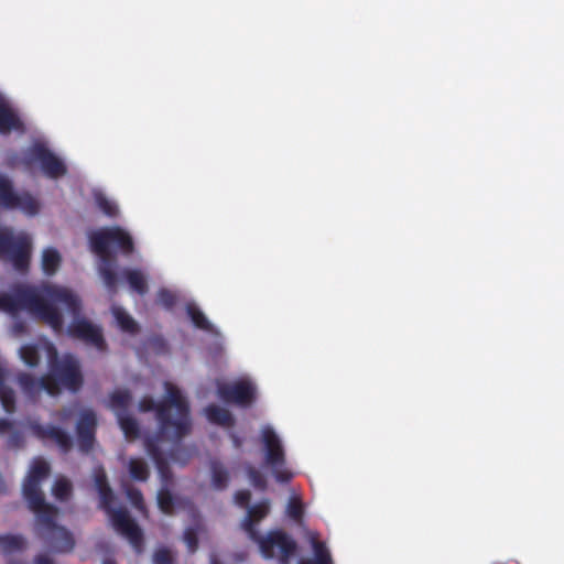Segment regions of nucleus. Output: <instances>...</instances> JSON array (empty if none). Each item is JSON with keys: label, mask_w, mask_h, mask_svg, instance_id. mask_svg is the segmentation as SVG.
<instances>
[{"label": "nucleus", "mask_w": 564, "mask_h": 564, "mask_svg": "<svg viewBox=\"0 0 564 564\" xmlns=\"http://www.w3.org/2000/svg\"><path fill=\"white\" fill-rule=\"evenodd\" d=\"M158 506L165 514H171L174 510V496L171 490L164 486L158 492Z\"/></svg>", "instance_id": "c756f323"}, {"label": "nucleus", "mask_w": 564, "mask_h": 564, "mask_svg": "<svg viewBox=\"0 0 564 564\" xmlns=\"http://www.w3.org/2000/svg\"><path fill=\"white\" fill-rule=\"evenodd\" d=\"M314 558L300 560L299 564H333V560L326 544L317 539H312Z\"/></svg>", "instance_id": "aec40b11"}, {"label": "nucleus", "mask_w": 564, "mask_h": 564, "mask_svg": "<svg viewBox=\"0 0 564 564\" xmlns=\"http://www.w3.org/2000/svg\"><path fill=\"white\" fill-rule=\"evenodd\" d=\"M29 427L37 438L42 441L52 440L64 454L70 452L73 448L72 436L58 426L51 424L42 425L37 422H31Z\"/></svg>", "instance_id": "4468645a"}, {"label": "nucleus", "mask_w": 564, "mask_h": 564, "mask_svg": "<svg viewBox=\"0 0 564 564\" xmlns=\"http://www.w3.org/2000/svg\"><path fill=\"white\" fill-rule=\"evenodd\" d=\"M0 402L8 414L15 411L14 391L4 383V370L0 367Z\"/></svg>", "instance_id": "b1692460"}, {"label": "nucleus", "mask_w": 564, "mask_h": 564, "mask_svg": "<svg viewBox=\"0 0 564 564\" xmlns=\"http://www.w3.org/2000/svg\"><path fill=\"white\" fill-rule=\"evenodd\" d=\"M163 441L164 440L159 438H147L144 444L148 454L153 459L158 468L162 481L165 484V486H167V484L172 481V471L169 465L167 457L159 446V443Z\"/></svg>", "instance_id": "dca6fc26"}, {"label": "nucleus", "mask_w": 564, "mask_h": 564, "mask_svg": "<svg viewBox=\"0 0 564 564\" xmlns=\"http://www.w3.org/2000/svg\"><path fill=\"white\" fill-rule=\"evenodd\" d=\"M173 558L170 550L159 549L154 552L153 563L154 564H172Z\"/></svg>", "instance_id": "a19ab883"}, {"label": "nucleus", "mask_w": 564, "mask_h": 564, "mask_svg": "<svg viewBox=\"0 0 564 564\" xmlns=\"http://www.w3.org/2000/svg\"><path fill=\"white\" fill-rule=\"evenodd\" d=\"M97 416L93 410L80 412L76 423V436L78 448L82 453L88 454L96 442Z\"/></svg>", "instance_id": "f8f14e48"}, {"label": "nucleus", "mask_w": 564, "mask_h": 564, "mask_svg": "<svg viewBox=\"0 0 564 564\" xmlns=\"http://www.w3.org/2000/svg\"><path fill=\"white\" fill-rule=\"evenodd\" d=\"M102 564H117L113 560L107 558Z\"/></svg>", "instance_id": "09e8293b"}, {"label": "nucleus", "mask_w": 564, "mask_h": 564, "mask_svg": "<svg viewBox=\"0 0 564 564\" xmlns=\"http://www.w3.org/2000/svg\"><path fill=\"white\" fill-rule=\"evenodd\" d=\"M235 443H236V446H237V447H238V446H240V442H239V440H238V438H235Z\"/></svg>", "instance_id": "8fccbe9b"}, {"label": "nucleus", "mask_w": 564, "mask_h": 564, "mask_svg": "<svg viewBox=\"0 0 564 564\" xmlns=\"http://www.w3.org/2000/svg\"><path fill=\"white\" fill-rule=\"evenodd\" d=\"M91 251L98 256V272L108 291L116 292L118 275L116 273L117 260L111 248L123 256H130L134 251V242L131 235L119 226L106 227L89 235Z\"/></svg>", "instance_id": "20e7f679"}, {"label": "nucleus", "mask_w": 564, "mask_h": 564, "mask_svg": "<svg viewBox=\"0 0 564 564\" xmlns=\"http://www.w3.org/2000/svg\"><path fill=\"white\" fill-rule=\"evenodd\" d=\"M54 378V382L65 389L77 392L82 389L84 383L83 373L80 371L79 361L72 354H66L58 358L56 349L52 346L50 348V373Z\"/></svg>", "instance_id": "6e6552de"}, {"label": "nucleus", "mask_w": 564, "mask_h": 564, "mask_svg": "<svg viewBox=\"0 0 564 564\" xmlns=\"http://www.w3.org/2000/svg\"><path fill=\"white\" fill-rule=\"evenodd\" d=\"M288 514L295 521H300L303 517V505L299 498L292 497L288 502Z\"/></svg>", "instance_id": "f704fd0d"}, {"label": "nucleus", "mask_w": 564, "mask_h": 564, "mask_svg": "<svg viewBox=\"0 0 564 564\" xmlns=\"http://www.w3.org/2000/svg\"><path fill=\"white\" fill-rule=\"evenodd\" d=\"M186 313L195 327L206 332L214 330L213 325L209 323L205 314L195 304H187Z\"/></svg>", "instance_id": "393cba45"}, {"label": "nucleus", "mask_w": 564, "mask_h": 564, "mask_svg": "<svg viewBox=\"0 0 564 564\" xmlns=\"http://www.w3.org/2000/svg\"><path fill=\"white\" fill-rule=\"evenodd\" d=\"M11 165H21L26 172H32L39 165L42 173L51 180H58L67 174L65 162L43 142L31 144L23 151L21 158L14 154L11 158Z\"/></svg>", "instance_id": "423d86ee"}, {"label": "nucleus", "mask_w": 564, "mask_h": 564, "mask_svg": "<svg viewBox=\"0 0 564 564\" xmlns=\"http://www.w3.org/2000/svg\"><path fill=\"white\" fill-rule=\"evenodd\" d=\"M269 512L270 501L268 499H263L250 506L241 522V528L248 534L249 539L259 545L260 552L264 558H273L275 556L274 549L276 547L280 564H290L291 558L297 551L295 540L283 530H271L265 536H262L257 529V524L262 521Z\"/></svg>", "instance_id": "39448f33"}, {"label": "nucleus", "mask_w": 564, "mask_h": 564, "mask_svg": "<svg viewBox=\"0 0 564 564\" xmlns=\"http://www.w3.org/2000/svg\"><path fill=\"white\" fill-rule=\"evenodd\" d=\"M11 131L24 132L25 127L19 115L0 95V134H9Z\"/></svg>", "instance_id": "f3484780"}, {"label": "nucleus", "mask_w": 564, "mask_h": 564, "mask_svg": "<svg viewBox=\"0 0 564 564\" xmlns=\"http://www.w3.org/2000/svg\"><path fill=\"white\" fill-rule=\"evenodd\" d=\"M112 313L121 330L129 334H134L138 332L137 322L123 308L113 307Z\"/></svg>", "instance_id": "c85d7f7f"}, {"label": "nucleus", "mask_w": 564, "mask_h": 564, "mask_svg": "<svg viewBox=\"0 0 564 564\" xmlns=\"http://www.w3.org/2000/svg\"><path fill=\"white\" fill-rule=\"evenodd\" d=\"M123 276L126 278L131 290H133L138 294L144 295L148 292L147 279L140 270L126 269L123 271Z\"/></svg>", "instance_id": "4be33fe9"}, {"label": "nucleus", "mask_w": 564, "mask_h": 564, "mask_svg": "<svg viewBox=\"0 0 564 564\" xmlns=\"http://www.w3.org/2000/svg\"><path fill=\"white\" fill-rule=\"evenodd\" d=\"M96 203L99 209L108 217H116L118 214L117 205L108 199L105 195H96Z\"/></svg>", "instance_id": "473e14b6"}, {"label": "nucleus", "mask_w": 564, "mask_h": 564, "mask_svg": "<svg viewBox=\"0 0 564 564\" xmlns=\"http://www.w3.org/2000/svg\"><path fill=\"white\" fill-rule=\"evenodd\" d=\"M26 546L25 539L20 534L0 535V547L4 553L22 551Z\"/></svg>", "instance_id": "bb28decb"}, {"label": "nucleus", "mask_w": 564, "mask_h": 564, "mask_svg": "<svg viewBox=\"0 0 564 564\" xmlns=\"http://www.w3.org/2000/svg\"><path fill=\"white\" fill-rule=\"evenodd\" d=\"M53 496L59 501H66L72 495V484L66 478H58L52 489Z\"/></svg>", "instance_id": "7c9ffc66"}, {"label": "nucleus", "mask_w": 564, "mask_h": 564, "mask_svg": "<svg viewBox=\"0 0 564 564\" xmlns=\"http://www.w3.org/2000/svg\"><path fill=\"white\" fill-rule=\"evenodd\" d=\"M128 496L137 508H141L143 506V497L140 490L138 489H130L128 491Z\"/></svg>", "instance_id": "37998d69"}, {"label": "nucleus", "mask_w": 564, "mask_h": 564, "mask_svg": "<svg viewBox=\"0 0 564 564\" xmlns=\"http://www.w3.org/2000/svg\"><path fill=\"white\" fill-rule=\"evenodd\" d=\"M158 300L160 304L166 310H172L176 304L177 297L172 291L167 289H161L158 292Z\"/></svg>", "instance_id": "c9c22d12"}, {"label": "nucleus", "mask_w": 564, "mask_h": 564, "mask_svg": "<svg viewBox=\"0 0 564 564\" xmlns=\"http://www.w3.org/2000/svg\"><path fill=\"white\" fill-rule=\"evenodd\" d=\"M132 397L128 390H116L110 394L109 408L115 412L116 416L128 413Z\"/></svg>", "instance_id": "6ab92c4d"}, {"label": "nucleus", "mask_w": 564, "mask_h": 564, "mask_svg": "<svg viewBox=\"0 0 564 564\" xmlns=\"http://www.w3.org/2000/svg\"><path fill=\"white\" fill-rule=\"evenodd\" d=\"M21 359L29 367H36L40 362V354L34 345H24L20 348Z\"/></svg>", "instance_id": "2f4dec72"}, {"label": "nucleus", "mask_w": 564, "mask_h": 564, "mask_svg": "<svg viewBox=\"0 0 564 564\" xmlns=\"http://www.w3.org/2000/svg\"><path fill=\"white\" fill-rule=\"evenodd\" d=\"M7 445L10 448H21L24 445V436L20 431H12L7 440Z\"/></svg>", "instance_id": "ea45409f"}, {"label": "nucleus", "mask_w": 564, "mask_h": 564, "mask_svg": "<svg viewBox=\"0 0 564 564\" xmlns=\"http://www.w3.org/2000/svg\"><path fill=\"white\" fill-rule=\"evenodd\" d=\"M62 257L54 248H46L42 253V270L51 276L55 274L61 265Z\"/></svg>", "instance_id": "5701e85b"}, {"label": "nucleus", "mask_w": 564, "mask_h": 564, "mask_svg": "<svg viewBox=\"0 0 564 564\" xmlns=\"http://www.w3.org/2000/svg\"><path fill=\"white\" fill-rule=\"evenodd\" d=\"M57 305L63 306L73 316L67 327L69 337L94 347L101 354L108 351L101 326L80 316L82 301L69 289L50 283L40 288L17 284L10 293L0 294V311L14 315L25 310L55 332H62L64 318Z\"/></svg>", "instance_id": "f257e3e1"}, {"label": "nucleus", "mask_w": 564, "mask_h": 564, "mask_svg": "<svg viewBox=\"0 0 564 564\" xmlns=\"http://www.w3.org/2000/svg\"><path fill=\"white\" fill-rule=\"evenodd\" d=\"M218 395L227 403L247 406L254 400V388L246 381L223 384L218 388Z\"/></svg>", "instance_id": "2eb2a0df"}, {"label": "nucleus", "mask_w": 564, "mask_h": 564, "mask_svg": "<svg viewBox=\"0 0 564 564\" xmlns=\"http://www.w3.org/2000/svg\"><path fill=\"white\" fill-rule=\"evenodd\" d=\"M207 419L217 425L230 427L235 424V419L230 411L216 404H210L205 410Z\"/></svg>", "instance_id": "a211bd4d"}, {"label": "nucleus", "mask_w": 564, "mask_h": 564, "mask_svg": "<svg viewBox=\"0 0 564 564\" xmlns=\"http://www.w3.org/2000/svg\"><path fill=\"white\" fill-rule=\"evenodd\" d=\"M184 542L186 543L188 551L194 553L198 547V532L195 528H187L184 532Z\"/></svg>", "instance_id": "e433bc0d"}, {"label": "nucleus", "mask_w": 564, "mask_h": 564, "mask_svg": "<svg viewBox=\"0 0 564 564\" xmlns=\"http://www.w3.org/2000/svg\"><path fill=\"white\" fill-rule=\"evenodd\" d=\"M8 564H28V563L24 561H20V560H10L8 562Z\"/></svg>", "instance_id": "de8ad7c7"}, {"label": "nucleus", "mask_w": 564, "mask_h": 564, "mask_svg": "<svg viewBox=\"0 0 564 564\" xmlns=\"http://www.w3.org/2000/svg\"><path fill=\"white\" fill-rule=\"evenodd\" d=\"M120 429L127 438H137L140 435L138 421L129 413L117 416Z\"/></svg>", "instance_id": "cd10ccee"}, {"label": "nucleus", "mask_w": 564, "mask_h": 564, "mask_svg": "<svg viewBox=\"0 0 564 564\" xmlns=\"http://www.w3.org/2000/svg\"><path fill=\"white\" fill-rule=\"evenodd\" d=\"M35 564H54V562L45 554H40L34 560Z\"/></svg>", "instance_id": "a18cd8bd"}, {"label": "nucleus", "mask_w": 564, "mask_h": 564, "mask_svg": "<svg viewBox=\"0 0 564 564\" xmlns=\"http://www.w3.org/2000/svg\"><path fill=\"white\" fill-rule=\"evenodd\" d=\"M212 485L216 490H224L229 482L228 469L217 459L210 462Z\"/></svg>", "instance_id": "412c9836"}, {"label": "nucleus", "mask_w": 564, "mask_h": 564, "mask_svg": "<svg viewBox=\"0 0 564 564\" xmlns=\"http://www.w3.org/2000/svg\"><path fill=\"white\" fill-rule=\"evenodd\" d=\"M13 330L15 334H22L25 332V324L23 322H17L13 325Z\"/></svg>", "instance_id": "49530a36"}, {"label": "nucleus", "mask_w": 564, "mask_h": 564, "mask_svg": "<svg viewBox=\"0 0 564 564\" xmlns=\"http://www.w3.org/2000/svg\"><path fill=\"white\" fill-rule=\"evenodd\" d=\"M262 442L265 449V463L271 467L275 480L289 482L293 478V474L285 467L284 448L272 427H263Z\"/></svg>", "instance_id": "9d476101"}, {"label": "nucleus", "mask_w": 564, "mask_h": 564, "mask_svg": "<svg viewBox=\"0 0 564 564\" xmlns=\"http://www.w3.org/2000/svg\"><path fill=\"white\" fill-rule=\"evenodd\" d=\"M247 475L250 482L257 489L264 490L267 488V479L257 468L249 466L247 468Z\"/></svg>", "instance_id": "72a5a7b5"}, {"label": "nucleus", "mask_w": 564, "mask_h": 564, "mask_svg": "<svg viewBox=\"0 0 564 564\" xmlns=\"http://www.w3.org/2000/svg\"><path fill=\"white\" fill-rule=\"evenodd\" d=\"M0 206L6 209H20L28 216H35L40 204L29 192L18 193L13 182L4 174H0Z\"/></svg>", "instance_id": "9b49d317"}, {"label": "nucleus", "mask_w": 564, "mask_h": 564, "mask_svg": "<svg viewBox=\"0 0 564 564\" xmlns=\"http://www.w3.org/2000/svg\"><path fill=\"white\" fill-rule=\"evenodd\" d=\"M165 397L155 402L151 397H143L139 402L141 412H155L158 431L151 438L167 440L175 446L169 457L185 465L193 455L191 448L181 447L178 443L192 432L191 408L181 390L171 382H165Z\"/></svg>", "instance_id": "7ed1b4c3"}, {"label": "nucleus", "mask_w": 564, "mask_h": 564, "mask_svg": "<svg viewBox=\"0 0 564 564\" xmlns=\"http://www.w3.org/2000/svg\"><path fill=\"white\" fill-rule=\"evenodd\" d=\"M100 508L104 509L110 517V521L120 534L126 536L133 547V550L140 554L144 547L143 533L138 523L130 517L126 509H115L112 507L115 502V496L112 489L104 488L98 491Z\"/></svg>", "instance_id": "0eeeda50"}, {"label": "nucleus", "mask_w": 564, "mask_h": 564, "mask_svg": "<svg viewBox=\"0 0 564 564\" xmlns=\"http://www.w3.org/2000/svg\"><path fill=\"white\" fill-rule=\"evenodd\" d=\"M148 347L156 354L167 352V344L161 336H152L148 340Z\"/></svg>", "instance_id": "4c0bfd02"}, {"label": "nucleus", "mask_w": 564, "mask_h": 564, "mask_svg": "<svg viewBox=\"0 0 564 564\" xmlns=\"http://www.w3.org/2000/svg\"><path fill=\"white\" fill-rule=\"evenodd\" d=\"M17 381L22 392L31 400H35L42 390H45L51 395L59 393V388L54 382V378L47 375L36 379L30 373L21 372L18 375Z\"/></svg>", "instance_id": "ddd939ff"}, {"label": "nucleus", "mask_w": 564, "mask_h": 564, "mask_svg": "<svg viewBox=\"0 0 564 564\" xmlns=\"http://www.w3.org/2000/svg\"><path fill=\"white\" fill-rule=\"evenodd\" d=\"M95 487L97 491L104 490V488H109L107 475L102 468H98L94 474Z\"/></svg>", "instance_id": "79ce46f5"}, {"label": "nucleus", "mask_w": 564, "mask_h": 564, "mask_svg": "<svg viewBox=\"0 0 564 564\" xmlns=\"http://www.w3.org/2000/svg\"><path fill=\"white\" fill-rule=\"evenodd\" d=\"M0 258L12 263L19 272H25L30 265L31 241L26 236L14 237L0 230Z\"/></svg>", "instance_id": "1a4fd4ad"}, {"label": "nucleus", "mask_w": 564, "mask_h": 564, "mask_svg": "<svg viewBox=\"0 0 564 564\" xmlns=\"http://www.w3.org/2000/svg\"><path fill=\"white\" fill-rule=\"evenodd\" d=\"M51 467L42 458L33 459L28 476L23 482V497L29 509L35 514L36 534L45 545L55 553H69L75 547L73 533L65 527L57 524L59 510L47 503L41 482L48 477Z\"/></svg>", "instance_id": "f03ea898"}, {"label": "nucleus", "mask_w": 564, "mask_h": 564, "mask_svg": "<svg viewBox=\"0 0 564 564\" xmlns=\"http://www.w3.org/2000/svg\"><path fill=\"white\" fill-rule=\"evenodd\" d=\"M234 500L238 507L248 509L250 507L251 492L247 489L238 490L235 492Z\"/></svg>", "instance_id": "58836bf2"}, {"label": "nucleus", "mask_w": 564, "mask_h": 564, "mask_svg": "<svg viewBox=\"0 0 564 564\" xmlns=\"http://www.w3.org/2000/svg\"><path fill=\"white\" fill-rule=\"evenodd\" d=\"M128 469L131 478L137 481H147L150 476L149 466L142 458H130Z\"/></svg>", "instance_id": "a878e982"}, {"label": "nucleus", "mask_w": 564, "mask_h": 564, "mask_svg": "<svg viewBox=\"0 0 564 564\" xmlns=\"http://www.w3.org/2000/svg\"><path fill=\"white\" fill-rule=\"evenodd\" d=\"M12 427H13V422H11L7 419H0V434L11 431Z\"/></svg>", "instance_id": "c03bdc74"}]
</instances>
